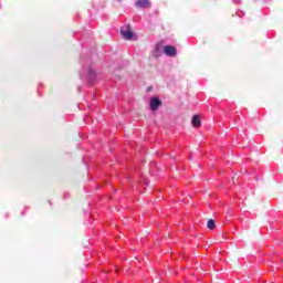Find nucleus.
<instances>
[{
	"instance_id": "nucleus-6",
	"label": "nucleus",
	"mask_w": 283,
	"mask_h": 283,
	"mask_svg": "<svg viewBox=\"0 0 283 283\" xmlns=\"http://www.w3.org/2000/svg\"><path fill=\"white\" fill-rule=\"evenodd\" d=\"M208 229H216V221L213 219L208 220Z\"/></svg>"
},
{
	"instance_id": "nucleus-7",
	"label": "nucleus",
	"mask_w": 283,
	"mask_h": 283,
	"mask_svg": "<svg viewBox=\"0 0 283 283\" xmlns=\"http://www.w3.org/2000/svg\"><path fill=\"white\" fill-rule=\"evenodd\" d=\"M95 75H96V73L94 72V70L88 69V77L94 78Z\"/></svg>"
},
{
	"instance_id": "nucleus-5",
	"label": "nucleus",
	"mask_w": 283,
	"mask_h": 283,
	"mask_svg": "<svg viewBox=\"0 0 283 283\" xmlns=\"http://www.w3.org/2000/svg\"><path fill=\"white\" fill-rule=\"evenodd\" d=\"M192 126H195V127H200V116L195 115V116L192 117Z\"/></svg>"
},
{
	"instance_id": "nucleus-4",
	"label": "nucleus",
	"mask_w": 283,
	"mask_h": 283,
	"mask_svg": "<svg viewBox=\"0 0 283 283\" xmlns=\"http://www.w3.org/2000/svg\"><path fill=\"white\" fill-rule=\"evenodd\" d=\"M135 6L136 8H151V2L149 0H137Z\"/></svg>"
},
{
	"instance_id": "nucleus-2",
	"label": "nucleus",
	"mask_w": 283,
	"mask_h": 283,
	"mask_svg": "<svg viewBox=\"0 0 283 283\" xmlns=\"http://www.w3.org/2000/svg\"><path fill=\"white\" fill-rule=\"evenodd\" d=\"M120 34L126 41H132L134 39V32H132V25L125 24L120 28Z\"/></svg>"
},
{
	"instance_id": "nucleus-1",
	"label": "nucleus",
	"mask_w": 283,
	"mask_h": 283,
	"mask_svg": "<svg viewBox=\"0 0 283 283\" xmlns=\"http://www.w3.org/2000/svg\"><path fill=\"white\" fill-rule=\"evenodd\" d=\"M163 50H164V53L166 54V56H176V54L178 52L176 50V46H174V45L163 46V42H159L156 44V48H155L156 56H160V54L163 53Z\"/></svg>"
},
{
	"instance_id": "nucleus-3",
	"label": "nucleus",
	"mask_w": 283,
	"mask_h": 283,
	"mask_svg": "<svg viewBox=\"0 0 283 283\" xmlns=\"http://www.w3.org/2000/svg\"><path fill=\"white\" fill-rule=\"evenodd\" d=\"M161 104H163V102H160V99L158 97H153L150 99L151 112H156V109H158V107H160Z\"/></svg>"
}]
</instances>
